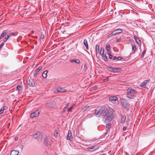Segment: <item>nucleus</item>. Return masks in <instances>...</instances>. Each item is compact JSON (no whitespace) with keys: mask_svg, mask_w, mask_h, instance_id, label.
I'll use <instances>...</instances> for the list:
<instances>
[{"mask_svg":"<svg viewBox=\"0 0 155 155\" xmlns=\"http://www.w3.org/2000/svg\"><path fill=\"white\" fill-rule=\"evenodd\" d=\"M114 110L107 107L105 112L102 114L103 120L105 123H108L111 121L114 118Z\"/></svg>","mask_w":155,"mask_h":155,"instance_id":"obj_1","label":"nucleus"},{"mask_svg":"<svg viewBox=\"0 0 155 155\" xmlns=\"http://www.w3.org/2000/svg\"><path fill=\"white\" fill-rule=\"evenodd\" d=\"M137 91L131 87H130L127 90V97L129 98L133 99L136 96Z\"/></svg>","mask_w":155,"mask_h":155,"instance_id":"obj_2","label":"nucleus"},{"mask_svg":"<svg viewBox=\"0 0 155 155\" xmlns=\"http://www.w3.org/2000/svg\"><path fill=\"white\" fill-rule=\"evenodd\" d=\"M107 107L103 106L102 107H99L97 108L95 110L94 114L97 117H99L101 115L102 117V114L105 112V110Z\"/></svg>","mask_w":155,"mask_h":155,"instance_id":"obj_3","label":"nucleus"},{"mask_svg":"<svg viewBox=\"0 0 155 155\" xmlns=\"http://www.w3.org/2000/svg\"><path fill=\"white\" fill-rule=\"evenodd\" d=\"M108 69L109 71L112 72L114 73L120 72L122 71V69L120 68H114L111 67H109Z\"/></svg>","mask_w":155,"mask_h":155,"instance_id":"obj_4","label":"nucleus"},{"mask_svg":"<svg viewBox=\"0 0 155 155\" xmlns=\"http://www.w3.org/2000/svg\"><path fill=\"white\" fill-rule=\"evenodd\" d=\"M109 101L114 104H118V98L116 96H113L109 97Z\"/></svg>","mask_w":155,"mask_h":155,"instance_id":"obj_5","label":"nucleus"},{"mask_svg":"<svg viewBox=\"0 0 155 155\" xmlns=\"http://www.w3.org/2000/svg\"><path fill=\"white\" fill-rule=\"evenodd\" d=\"M41 110L37 109L35 112H32L30 114V116L31 118H33L38 117L40 114Z\"/></svg>","mask_w":155,"mask_h":155,"instance_id":"obj_6","label":"nucleus"},{"mask_svg":"<svg viewBox=\"0 0 155 155\" xmlns=\"http://www.w3.org/2000/svg\"><path fill=\"white\" fill-rule=\"evenodd\" d=\"M149 80H145L140 84V86L142 88H145L147 86H148L149 85Z\"/></svg>","mask_w":155,"mask_h":155,"instance_id":"obj_7","label":"nucleus"},{"mask_svg":"<svg viewBox=\"0 0 155 155\" xmlns=\"http://www.w3.org/2000/svg\"><path fill=\"white\" fill-rule=\"evenodd\" d=\"M33 137L35 139L37 138L38 140H40L42 138V135L41 132H38L35 134Z\"/></svg>","mask_w":155,"mask_h":155,"instance_id":"obj_8","label":"nucleus"},{"mask_svg":"<svg viewBox=\"0 0 155 155\" xmlns=\"http://www.w3.org/2000/svg\"><path fill=\"white\" fill-rule=\"evenodd\" d=\"M28 84L30 86L33 87L35 85V83L33 80L31 78H28L27 80Z\"/></svg>","mask_w":155,"mask_h":155,"instance_id":"obj_9","label":"nucleus"},{"mask_svg":"<svg viewBox=\"0 0 155 155\" xmlns=\"http://www.w3.org/2000/svg\"><path fill=\"white\" fill-rule=\"evenodd\" d=\"M17 35V34L14 32H10L7 35V37H6L4 39V42H5L11 36H15Z\"/></svg>","mask_w":155,"mask_h":155,"instance_id":"obj_10","label":"nucleus"},{"mask_svg":"<svg viewBox=\"0 0 155 155\" xmlns=\"http://www.w3.org/2000/svg\"><path fill=\"white\" fill-rule=\"evenodd\" d=\"M121 103L125 108L128 109V104L125 99H122L121 100Z\"/></svg>","mask_w":155,"mask_h":155,"instance_id":"obj_11","label":"nucleus"},{"mask_svg":"<svg viewBox=\"0 0 155 155\" xmlns=\"http://www.w3.org/2000/svg\"><path fill=\"white\" fill-rule=\"evenodd\" d=\"M51 139H48L47 137H46L44 139V143L46 145H49L51 144Z\"/></svg>","mask_w":155,"mask_h":155,"instance_id":"obj_12","label":"nucleus"},{"mask_svg":"<svg viewBox=\"0 0 155 155\" xmlns=\"http://www.w3.org/2000/svg\"><path fill=\"white\" fill-rule=\"evenodd\" d=\"M67 139L68 140H71L73 139V136L72 134L71 131L69 130L68 133V135L67 137Z\"/></svg>","mask_w":155,"mask_h":155,"instance_id":"obj_13","label":"nucleus"},{"mask_svg":"<svg viewBox=\"0 0 155 155\" xmlns=\"http://www.w3.org/2000/svg\"><path fill=\"white\" fill-rule=\"evenodd\" d=\"M56 91L58 92H64L66 91V90L64 88L61 87H57L56 89Z\"/></svg>","mask_w":155,"mask_h":155,"instance_id":"obj_14","label":"nucleus"},{"mask_svg":"<svg viewBox=\"0 0 155 155\" xmlns=\"http://www.w3.org/2000/svg\"><path fill=\"white\" fill-rule=\"evenodd\" d=\"M113 31L114 32L113 33H114L115 35H116L117 34L122 32L123 31V30L119 28L115 29Z\"/></svg>","mask_w":155,"mask_h":155,"instance_id":"obj_15","label":"nucleus"},{"mask_svg":"<svg viewBox=\"0 0 155 155\" xmlns=\"http://www.w3.org/2000/svg\"><path fill=\"white\" fill-rule=\"evenodd\" d=\"M134 38L139 45H141V42L140 40L136 36L134 35Z\"/></svg>","mask_w":155,"mask_h":155,"instance_id":"obj_16","label":"nucleus"},{"mask_svg":"<svg viewBox=\"0 0 155 155\" xmlns=\"http://www.w3.org/2000/svg\"><path fill=\"white\" fill-rule=\"evenodd\" d=\"M95 146H94L92 147H88L87 148V150L89 151H94L97 149V148H95Z\"/></svg>","mask_w":155,"mask_h":155,"instance_id":"obj_17","label":"nucleus"},{"mask_svg":"<svg viewBox=\"0 0 155 155\" xmlns=\"http://www.w3.org/2000/svg\"><path fill=\"white\" fill-rule=\"evenodd\" d=\"M19 152L17 150H13L11 153L10 155H18Z\"/></svg>","mask_w":155,"mask_h":155,"instance_id":"obj_18","label":"nucleus"},{"mask_svg":"<svg viewBox=\"0 0 155 155\" xmlns=\"http://www.w3.org/2000/svg\"><path fill=\"white\" fill-rule=\"evenodd\" d=\"M42 67L41 66L39 67L38 68H37L35 70V72L34 73V76H35L37 74H38L39 72L41 70Z\"/></svg>","mask_w":155,"mask_h":155,"instance_id":"obj_19","label":"nucleus"},{"mask_svg":"<svg viewBox=\"0 0 155 155\" xmlns=\"http://www.w3.org/2000/svg\"><path fill=\"white\" fill-rule=\"evenodd\" d=\"M7 109L8 107L6 106H4L2 107L0 110V114L3 113L4 110H6Z\"/></svg>","mask_w":155,"mask_h":155,"instance_id":"obj_20","label":"nucleus"},{"mask_svg":"<svg viewBox=\"0 0 155 155\" xmlns=\"http://www.w3.org/2000/svg\"><path fill=\"white\" fill-rule=\"evenodd\" d=\"M126 119V117L125 115H122L121 117V121L120 122L122 124H124L125 123Z\"/></svg>","mask_w":155,"mask_h":155,"instance_id":"obj_21","label":"nucleus"},{"mask_svg":"<svg viewBox=\"0 0 155 155\" xmlns=\"http://www.w3.org/2000/svg\"><path fill=\"white\" fill-rule=\"evenodd\" d=\"M137 48L135 45H132V52L130 53V54H134L135 52V51L136 49Z\"/></svg>","mask_w":155,"mask_h":155,"instance_id":"obj_22","label":"nucleus"},{"mask_svg":"<svg viewBox=\"0 0 155 155\" xmlns=\"http://www.w3.org/2000/svg\"><path fill=\"white\" fill-rule=\"evenodd\" d=\"M84 45L86 47L87 49H88V46L87 43V40L86 39H84Z\"/></svg>","mask_w":155,"mask_h":155,"instance_id":"obj_23","label":"nucleus"},{"mask_svg":"<svg viewBox=\"0 0 155 155\" xmlns=\"http://www.w3.org/2000/svg\"><path fill=\"white\" fill-rule=\"evenodd\" d=\"M70 61L71 62H75L78 64H79L80 63V61L79 60H76V59H71L70 60Z\"/></svg>","mask_w":155,"mask_h":155,"instance_id":"obj_24","label":"nucleus"},{"mask_svg":"<svg viewBox=\"0 0 155 155\" xmlns=\"http://www.w3.org/2000/svg\"><path fill=\"white\" fill-rule=\"evenodd\" d=\"M102 59H103L106 62L107 61V58L106 56V54H104L102 55Z\"/></svg>","mask_w":155,"mask_h":155,"instance_id":"obj_25","label":"nucleus"},{"mask_svg":"<svg viewBox=\"0 0 155 155\" xmlns=\"http://www.w3.org/2000/svg\"><path fill=\"white\" fill-rule=\"evenodd\" d=\"M111 127V124H108L106 125L105 130H108Z\"/></svg>","mask_w":155,"mask_h":155,"instance_id":"obj_26","label":"nucleus"},{"mask_svg":"<svg viewBox=\"0 0 155 155\" xmlns=\"http://www.w3.org/2000/svg\"><path fill=\"white\" fill-rule=\"evenodd\" d=\"M6 35V32H3L1 34L0 36V40L2 38Z\"/></svg>","mask_w":155,"mask_h":155,"instance_id":"obj_27","label":"nucleus"},{"mask_svg":"<svg viewBox=\"0 0 155 155\" xmlns=\"http://www.w3.org/2000/svg\"><path fill=\"white\" fill-rule=\"evenodd\" d=\"M47 71H45L43 72L42 76L44 78H45L47 77Z\"/></svg>","mask_w":155,"mask_h":155,"instance_id":"obj_28","label":"nucleus"},{"mask_svg":"<svg viewBox=\"0 0 155 155\" xmlns=\"http://www.w3.org/2000/svg\"><path fill=\"white\" fill-rule=\"evenodd\" d=\"M75 104H73V105H72L71 107H70V108H68L67 110V112H69L71 111V110L73 109V106H75Z\"/></svg>","mask_w":155,"mask_h":155,"instance_id":"obj_29","label":"nucleus"},{"mask_svg":"<svg viewBox=\"0 0 155 155\" xmlns=\"http://www.w3.org/2000/svg\"><path fill=\"white\" fill-rule=\"evenodd\" d=\"M99 45H97L96 46V54H97L99 51Z\"/></svg>","mask_w":155,"mask_h":155,"instance_id":"obj_30","label":"nucleus"},{"mask_svg":"<svg viewBox=\"0 0 155 155\" xmlns=\"http://www.w3.org/2000/svg\"><path fill=\"white\" fill-rule=\"evenodd\" d=\"M106 49L107 50L108 52L110 51V45H108L106 46Z\"/></svg>","mask_w":155,"mask_h":155,"instance_id":"obj_31","label":"nucleus"},{"mask_svg":"<svg viewBox=\"0 0 155 155\" xmlns=\"http://www.w3.org/2000/svg\"><path fill=\"white\" fill-rule=\"evenodd\" d=\"M100 53L101 55H103L104 53V49L102 47L101 48V51H100Z\"/></svg>","mask_w":155,"mask_h":155,"instance_id":"obj_32","label":"nucleus"},{"mask_svg":"<svg viewBox=\"0 0 155 155\" xmlns=\"http://www.w3.org/2000/svg\"><path fill=\"white\" fill-rule=\"evenodd\" d=\"M58 132L57 130H55L54 133V136L56 137L58 136Z\"/></svg>","mask_w":155,"mask_h":155,"instance_id":"obj_33","label":"nucleus"},{"mask_svg":"<svg viewBox=\"0 0 155 155\" xmlns=\"http://www.w3.org/2000/svg\"><path fill=\"white\" fill-rule=\"evenodd\" d=\"M87 69V65L86 64H84V65L83 70L84 71H86Z\"/></svg>","mask_w":155,"mask_h":155,"instance_id":"obj_34","label":"nucleus"},{"mask_svg":"<svg viewBox=\"0 0 155 155\" xmlns=\"http://www.w3.org/2000/svg\"><path fill=\"white\" fill-rule=\"evenodd\" d=\"M146 50H144V51H143V52L142 53V54L141 56V58H143L144 57V55L145 54L146 52Z\"/></svg>","mask_w":155,"mask_h":155,"instance_id":"obj_35","label":"nucleus"},{"mask_svg":"<svg viewBox=\"0 0 155 155\" xmlns=\"http://www.w3.org/2000/svg\"><path fill=\"white\" fill-rule=\"evenodd\" d=\"M108 54H109V58L110 59H111L113 57V56L111 54V52L110 51V52H108Z\"/></svg>","mask_w":155,"mask_h":155,"instance_id":"obj_36","label":"nucleus"},{"mask_svg":"<svg viewBox=\"0 0 155 155\" xmlns=\"http://www.w3.org/2000/svg\"><path fill=\"white\" fill-rule=\"evenodd\" d=\"M114 32L113 31L111 33L109 34L108 35V37H110L112 36L113 35H115L114 34V33H113Z\"/></svg>","mask_w":155,"mask_h":155,"instance_id":"obj_37","label":"nucleus"},{"mask_svg":"<svg viewBox=\"0 0 155 155\" xmlns=\"http://www.w3.org/2000/svg\"><path fill=\"white\" fill-rule=\"evenodd\" d=\"M17 89L19 90H21L22 89L21 87V86H19V85L17 86Z\"/></svg>","mask_w":155,"mask_h":155,"instance_id":"obj_38","label":"nucleus"},{"mask_svg":"<svg viewBox=\"0 0 155 155\" xmlns=\"http://www.w3.org/2000/svg\"><path fill=\"white\" fill-rule=\"evenodd\" d=\"M69 106V103H67L66 104L65 106L64 107V109L65 110Z\"/></svg>","mask_w":155,"mask_h":155,"instance_id":"obj_39","label":"nucleus"},{"mask_svg":"<svg viewBox=\"0 0 155 155\" xmlns=\"http://www.w3.org/2000/svg\"><path fill=\"white\" fill-rule=\"evenodd\" d=\"M109 78L108 77H107L106 78L104 79V82H107L109 80Z\"/></svg>","mask_w":155,"mask_h":155,"instance_id":"obj_40","label":"nucleus"},{"mask_svg":"<svg viewBox=\"0 0 155 155\" xmlns=\"http://www.w3.org/2000/svg\"><path fill=\"white\" fill-rule=\"evenodd\" d=\"M5 44L4 42H3L2 43V44L0 45V49L2 48L4 46Z\"/></svg>","mask_w":155,"mask_h":155,"instance_id":"obj_41","label":"nucleus"},{"mask_svg":"<svg viewBox=\"0 0 155 155\" xmlns=\"http://www.w3.org/2000/svg\"><path fill=\"white\" fill-rule=\"evenodd\" d=\"M117 59L118 60H120L122 59V58L121 57L119 56V57H117Z\"/></svg>","mask_w":155,"mask_h":155,"instance_id":"obj_42","label":"nucleus"},{"mask_svg":"<svg viewBox=\"0 0 155 155\" xmlns=\"http://www.w3.org/2000/svg\"><path fill=\"white\" fill-rule=\"evenodd\" d=\"M44 37V35H42L41 37H40V39H43Z\"/></svg>","mask_w":155,"mask_h":155,"instance_id":"obj_43","label":"nucleus"},{"mask_svg":"<svg viewBox=\"0 0 155 155\" xmlns=\"http://www.w3.org/2000/svg\"><path fill=\"white\" fill-rule=\"evenodd\" d=\"M127 127H123V130L124 131L125 130H126Z\"/></svg>","mask_w":155,"mask_h":155,"instance_id":"obj_44","label":"nucleus"},{"mask_svg":"<svg viewBox=\"0 0 155 155\" xmlns=\"http://www.w3.org/2000/svg\"><path fill=\"white\" fill-rule=\"evenodd\" d=\"M117 57L116 56H114L113 58V60H115L117 59Z\"/></svg>","mask_w":155,"mask_h":155,"instance_id":"obj_45","label":"nucleus"},{"mask_svg":"<svg viewBox=\"0 0 155 155\" xmlns=\"http://www.w3.org/2000/svg\"><path fill=\"white\" fill-rule=\"evenodd\" d=\"M23 145H21L20 146V148H21V149H22V148H23Z\"/></svg>","mask_w":155,"mask_h":155,"instance_id":"obj_46","label":"nucleus"},{"mask_svg":"<svg viewBox=\"0 0 155 155\" xmlns=\"http://www.w3.org/2000/svg\"><path fill=\"white\" fill-rule=\"evenodd\" d=\"M18 140V138H15V141H17Z\"/></svg>","mask_w":155,"mask_h":155,"instance_id":"obj_47","label":"nucleus"},{"mask_svg":"<svg viewBox=\"0 0 155 155\" xmlns=\"http://www.w3.org/2000/svg\"><path fill=\"white\" fill-rule=\"evenodd\" d=\"M65 110H65V109H64L63 110V111H62V112H63V113L65 111Z\"/></svg>","mask_w":155,"mask_h":155,"instance_id":"obj_48","label":"nucleus"}]
</instances>
